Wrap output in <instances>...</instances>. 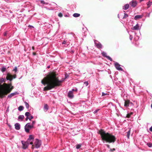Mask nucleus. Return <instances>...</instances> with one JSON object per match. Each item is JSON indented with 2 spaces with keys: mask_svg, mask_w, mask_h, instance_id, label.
I'll return each instance as SVG.
<instances>
[{
  "mask_svg": "<svg viewBox=\"0 0 152 152\" xmlns=\"http://www.w3.org/2000/svg\"><path fill=\"white\" fill-rule=\"evenodd\" d=\"M68 96L69 98L72 99L74 97V95L73 94V92H72V91H69L68 94Z\"/></svg>",
  "mask_w": 152,
  "mask_h": 152,
  "instance_id": "obj_10",
  "label": "nucleus"
},
{
  "mask_svg": "<svg viewBox=\"0 0 152 152\" xmlns=\"http://www.w3.org/2000/svg\"><path fill=\"white\" fill-rule=\"evenodd\" d=\"M140 28L139 24L137 23L135 26H134L132 28V29L133 30H139L140 29Z\"/></svg>",
  "mask_w": 152,
  "mask_h": 152,
  "instance_id": "obj_11",
  "label": "nucleus"
},
{
  "mask_svg": "<svg viewBox=\"0 0 152 152\" xmlns=\"http://www.w3.org/2000/svg\"><path fill=\"white\" fill-rule=\"evenodd\" d=\"M115 66V68L117 69L119 71H122L123 69L121 67H120V65L118 63L115 62L114 63Z\"/></svg>",
  "mask_w": 152,
  "mask_h": 152,
  "instance_id": "obj_7",
  "label": "nucleus"
},
{
  "mask_svg": "<svg viewBox=\"0 0 152 152\" xmlns=\"http://www.w3.org/2000/svg\"><path fill=\"white\" fill-rule=\"evenodd\" d=\"M130 116V114H128L127 115V117L128 118H129Z\"/></svg>",
  "mask_w": 152,
  "mask_h": 152,
  "instance_id": "obj_46",
  "label": "nucleus"
},
{
  "mask_svg": "<svg viewBox=\"0 0 152 152\" xmlns=\"http://www.w3.org/2000/svg\"><path fill=\"white\" fill-rule=\"evenodd\" d=\"M29 27L33 28L34 27L33 26L29 25L28 26Z\"/></svg>",
  "mask_w": 152,
  "mask_h": 152,
  "instance_id": "obj_51",
  "label": "nucleus"
},
{
  "mask_svg": "<svg viewBox=\"0 0 152 152\" xmlns=\"http://www.w3.org/2000/svg\"><path fill=\"white\" fill-rule=\"evenodd\" d=\"M95 44L97 48H100L102 47V45L100 43H96Z\"/></svg>",
  "mask_w": 152,
  "mask_h": 152,
  "instance_id": "obj_20",
  "label": "nucleus"
},
{
  "mask_svg": "<svg viewBox=\"0 0 152 152\" xmlns=\"http://www.w3.org/2000/svg\"><path fill=\"white\" fill-rule=\"evenodd\" d=\"M130 134V130H129L127 133V137L128 139L129 138V136Z\"/></svg>",
  "mask_w": 152,
  "mask_h": 152,
  "instance_id": "obj_26",
  "label": "nucleus"
},
{
  "mask_svg": "<svg viewBox=\"0 0 152 152\" xmlns=\"http://www.w3.org/2000/svg\"><path fill=\"white\" fill-rule=\"evenodd\" d=\"M6 68L4 67H3L1 68V71L3 72H5L6 70Z\"/></svg>",
  "mask_w": 152,
  "mask_h": 152,
  "instance_id": "obj_27",
  "label": "nucleus"
},
{
  "mask_svg": "<svg viewBox=\"0 0 152 152\" xmlns=\"http://www.w3.org/2000/svg\"><path fill=\"white\" fill-rule=\"evenodd\" d=\"M36 123V121H32V123H31V125L33 126V127H34V125Z\"/></svg>",
  "mask_w": 152,
  "mask_h": 152,
  "instance_id": "obj_33",
  "label": "nucleus"
},
{
  "mask_svg": "<svg viewBox=\"0 0 152 152\" xmlns=\"http://www.w3.org/2000/svg\"><path fill=\"white\" fill-rule=\"evenodd\" d=\"M70 37L73 39L74 38V35H70Z\"/></svg>",
  "mask_w": 152,
  "mask_h": 152,
  "instance_id": "obj_42",
  "label": "nucleus"
},
{
  "mask_svg": "<svg viewBox=\"0 0 152 152\" xmlns=\"http://www.w3.org/2000/svg\"><path fill=\"white\" fill-rule=\"evenodd\" d=\"M34 141V137L32 135H30L28 138L26 142L22 141L21 142L23 145V148L24 149H26L29 144L32 145L33 144V141Z\"/></svg>",
  "mask_w": 152,
  "mask_h": 152,
  "instance_id": "obj_4",
  "label": "nucleus"
},
{
  "mask_svg": "<svg viewBox=\"0 0 152 152\" xmlns=\"http://www.w3.org/2000/svg\"><path fill=\"white\" fill-rule=\"evenodd\" d=\"M65 17H67V15H65Z\"/></svg>",
  "mask_w": 152,
  "mask_h": 152,
  "instance_id": "obj_57",
  "label": "nucleus"
},
{
  "mask_svg": "<svg viewBox=\"0 0 152 152\" xmlns=\"http://www.w3.org/2000/svg\"><path fill=\"white\" fill-rule=\"evenodd\" d=\"M15 128L16 130H18L20 129V126L19 124L16 123L15 124Z\"/></svg>",
  "mask_w": 152,
  "mask_h": 152,
  "instance_id": "obj_13",
  "label": "nucleus"
},
{
  "mask_svg": "<svg viewBox=\"0 0 152 152\" xmlns=\"http://www.w3.org/2000/svg\"><path fill=\"white\" fill-rule=\"evenodd\" d=\"M99 109H97V110H95L94 112V113L95 114L97 112H98L99 111Z\"/></svg>",
  "mask_w": 152,
  "mask_h": 152,
  "instance_id": "obj_41",
  "label": "nucleus"
},
{
  "mask_svg": "<svg viewBox=\"0 0 152 152\" xmlns=\"http://www.w3.org/2000/svg\"><path fill=\"white\" fill-rule=\"evenodd\" d=\"M32 49L33 50H34V47H32Z\"/></svg>",
  "mask_w": 152,
  "mask_h": 152,
  "instance_id": "obj_52",
  "label": "nucleus"
},
{
  "mask_svg": "<svg viewBox=\"0 0 152 152\" xmlns=\"http://www.w3.org/2000/svg\"><path fill=\"white\" fill-rule=\"evenodd\" d=\"M5 78H0V83H2L3 82H5Z\"/></svg>",
  "mask_w": 152,
  "mask_h": 152,
  "instance_id": "obj_22",
  "label": "nucleus"
},
{
  "mask_svg": "<svg viewBox=\"0 0 152 152\" xmlns=\"http://www.w3.org/2000/svg\"><path fill=\"white\" fill-rule=\"evenodd\" d=\"M118 18H119V15L118 14Z\"/></svg>",
  "mask_w": 152,
  "mask_h": 152,
  "instance_id": "obj_54",
  "label": "nucleus"
},
{
  "mask_svg": "<svg viewBox=\"0 0 152 152\" xmlns=\"http://www.w3.org/2000/svg\"><path fill=\"white\" fill-rule=\"evenodd\" d=\"M16 75H15L13 76L10 73H8L7 74V76L6 78V79L7 80H9L10 81H12V79L16 78Z\"/></svg>",
  "mask_w": 152,
  "mask_h": 152,
  "instance_id": "obj_6",
  "label": "nucleus"
},
{
  "mask_svg": "<svg viewBox=\"0 0 152 152\" xmlns=\"http://www.w3.org/2000/svg\"><path fill=\"white\" fill-rule=\"evenodd\" d=\"M71 91H72V92L73 91H77V88H75V89H72Z\"/></svg>",
  "mask_w": 152,
  "mask_h": 152,
  "instance_id": "obj_34",
  "label": "nucleus"
},
{
  "mask_svg": "<svg viewBox=\"0 0 152 152\" xmlns=\"http://www.w3.org/2000/svg\"><path fill=\"white\" fill-rule=\"evenodd\" d=\"M66 43V41L65 40H64L62 42V44H65Z\"/></svg>",
  "mask_w": 152,
  "mask_h": 152,
  "instance_id": "obj_44",
  "label": "nucleus"
},
{
  "mask_svg": "<svg viewBox=\"0 0 152 152\" xmlns=\"http://www.w3.org/2000/svg\"><path fill=\"white\" fill-rule=\"evenodd\" d=\"M81 147V145L80 144H78L76 145V148L77 149H78L80 148Z\"/></svg>",
  "mask_w": 152,
  "mask_h": 152,
  "instance_id": "obj_32",
  "label": "nucleus"
},
{
  "mask_svg": "<svg viewBox=\"0 0 152 152\" xmlns=\"http://www.w3.org/2000/svg\"><path fill=\"white\" fill-rule=\"evenodd\" d=\"M33 55H36L35 53H33Z\"/></svg>",
  "mask_w": 152,
  "mask_h": 152,
  "instance_id": "obj_53",
  "label": "nucleus"
},
{
  "mask_svg": "<svg viewBox=\"0 0 152 152\" xmlns=\"http://www.w3.org/2000/svg\"><path fill=\"white\" fill-rule=\"evenodd\" d=\"M18 94V93L17 92H15L12 93L10 94V95L8 96V97L9 98H11L12 96Z\"/></svg>",
  "mask_w": 152,
  "mask_h": 152,
  "instance_id": "obj_12",
  "label": "nucleus"
},
{
  "mask_svg": "<svg viewBox=\"0 0 152 152\" xmlns=\"http://www.w3.org/2000/svg\"><path fill=\"white\" fill-rule=\"evenodd\" d=\"M33 144L32 145L31 148L34 149V148H39L41 145V142L38 139H36L34 140V141H33Z\"/></svg>",
  "mask_w": 152,
  "mask_h": 152,
  "instance_id": "obj_5",
  "label": "nucleus"
},
{
  "mask_svg": "<svg viewBox=\"0 0 152 152\" xmlns=\"http://www.w3.org/2000/svg\"><path fill=\"white\" fill-rule=\"evenodd\" d=\"M129 38H130V40H132L133 38V37H132V36L130 35Z\"/></svg>",
  "mask_w": 152,
  "mask_h": 152,
  "instance_id": "obj_43",
  "label": "nucleus"
},
{
  "mask_svg": "<svg viewBox=\"0 0 152 152\" xmlns=\"http://www.w3.org/2000/svg\"><path fill=\"white\" fill-rule=\"evenodd\" d=\"M42 83L46 86L44 88V90L47 91L54 88L55 87L60 86L61 82L56 77V75L52 73L48 75L41 81Z\"/></svg>",
  "mask_w": 152,
  "mask_h": 152,
  "instance_id": "obj_1",
  "label": "nucleus"
},
{
  "mask_svg": "<svg viewBox=\"0 0 152 152\" xmlns=\"http://www.w3.org/2000/svg\"><path fill=\"white\" fill-rule=\"evenodd\" d=\"M108 94H107V93H105L104 92H103L102 93V96H104L105 95H108Z\"/></svg>",
  "mask_w": 152,
  "mask_h": 152,
  "instance_id": "obj_35",
  "label": "nucleus"
},
{
  "mask_svg": "<svg viewBox=\"0 0 152 152\" xmlns=\"http://www.w3.org/2000/svg\"><path fill=\"white\" fill-rule=\"evenodd\" d=\"M150 13H148V14L147 15V16L148 17H150Z\"/></svg>",
  "mask_w": 152,
  "mask_h": 152,
  "instance_id": "obj_47",
  "label": "nucleus"
},
{
  "mask_svg": "<svg viewBox=\"0 0 152 152\" xmlns=\"http://www.w3.org/2000/svg\"><path fill=\"white\" fill-rule=\"evenodd\" d=\"M6 33H5V34H4V36H6Z\"/></svg>",
  "mask_w": 152,
  "mask_h": 152,
  "instance_id": "obj_55",
  "label": "nucleus"
},
{
  "mask_svg": "<svg viewBox=\"0 0 152 152\" xmlns=\"http://www.w3.org/2000/svg\"><path fill=\"white\" fill-rule=\"evenodd\" d=\"M33 118V117L32 115H31L30 117H29V119L30 121H31V119Z\"/></svg>",
  "mask_w": 152,
  "mask_h": 152,
  "instance_id": "obj_38",
  "label": "nucleus"
},
{
  "mask_svg": "<svg viewBox=\"0 0 152 152\" xmlns=\"http://www.w3.org/2000/svg\"><path fill=\"white\" fill-rule=\"evenodd\" d=\"M17 70V67H15V68L14 69L13 71H15V72H16Z\"/></svg>",
  "mask_w": 152,
  "mask_h": 152,
  "instance_id": "obj_37",
  "label": "nucleus"
},
{
  "mask_svg": "<svg viewBox=\"0 0 152 152\" xmlns=\"http://www.w3.org/2000/svg\"><path fill=\"white\" fill-rule=\"evenodd\" d=\"M152 4V2L149 1L147 3V5L148 6V8H149L151 5Z\"/></svg>",
  "mask_w": 152,
  "mask_h": 152,
  "instance_id": "obj_23",
  "label": "nucleus"
},
{
  "mask_svg": "<svg viewBox=\"0 0 152 152\" xmlns=\"http://www.w3.org/2000/svg\"><path fill=\"white\" fill-rule=\"evenodd\" d=\"M130 4L133 7H135L137 4V2L133 0L130 3Z\"/></svg>",
  "mask_w": 152,
  "mask_h": 152,
  "instance_id": "obj_9",
  "label": "nucleus"
},
{
  "mask_svg": "<svg viewBox=\"0 0 152 152\" xmlns=\"http://www.w3.org/2000/svg\"><path fill=\"white\" fill-rule=\"evenodd\" d=\"M30 113L28 112H26L25 114V115L27 117H29L30 116Z\"/></svg>",
  "mask_w": 152,
  "mask_h": 152,
  "instance_id": "obj_30",
  "label": "nucleus"
},
{
  "mask_svg": "<svg viewBox=\"0 0 152 152\" xmlns=\"http://www.w3.org/2000/svg\"><path fill=\"white\" fill-rule=\"evenodd\" d=\"M48 109V107L47 104H45L44 105V110L45 112H46L47 111Z\"/></svg>",
  "mask_w": 152,
  "mask_h": 152,
  "instance_id": "obj_18",
  "label": "nucleus"
},
{
  "mask_svg": "<svg viewBox=\"0 0 152 152\" xmlns=\"http://www.w3.org/2000/svg\"><path fill=\"white\" fill-rule=\"evenodd\" d=\"M128 16V15L127 14L124 13V15L123 18V19H125Z\"/></svg>",
  "mask_w": 152,
  "mask_h": 152,
  "instance_id": "obj_31",
  "label": "nucleus"
},
{
  "mask_svg": "<svg viewBox=\"0 0 152 152\" xmlns=\"http://www.w3.org/2000/svg\"><path fill=\"white\" fill-rule=\"evenodd\" d=\"M129 7V4H125L123 7V9L124 10H126L128 9Z\"/></svg>",
  "mask_w": 152,
  "mask_h": 152,
  "instance_id": "obj_15",
  "label": "nucleus"
},
{
  "mask_svg": "<svg viewBox=\"0 0 152 152\" xmlns=\"http://www.w3.org/2000/svg\"><path fill=\"white\" fill-rule=\"evenodd\" d=\"M101 136L103 142H105L109 143H114L115 140L116 138L115 136L109 133H106L102 129H101L98 131Z\"/></svg>",
  "mask_w": 152,
  "mask_h": 152,
  "instance_id": "obj_2",
  "label": "nucleus"
},
{
  "mask_svg": "<svg viewBox=\"0 0 152 152\" xmlns=\"http://www.w3.org/2000/svg\"><path fill=\"white\" fill-rule=\"evenodd\" d=\"M9 107H8V108H7V109L6 111H7V112H9Z\"/></svg>",
  "mask_w": 152,
  "mask_h": 152,
  "instance_id": "obj_50",
  "label": "nucleus"
},
{
  "mask_svg": "<svg viewBox=\"0 0 152 152\" xmlns=\"http://www.w3.org/2000/svg\"><path fill=\"white\" fill-rule=\"evenodd\" d=\"M41 3H42V4H47L48 3H45L44 1H43V0H41Z\"/></svg>",
  "mask_w": 152,
  "mask_h": 152,
  "instance_id": "obj_39",
  "label": "nucleus"
},
{
  "mask_svg": "<svg viewBox=\"0 0 152 152\" xmlns=\"http://www.w3.org/2000/svg\"><path fill=\"white\" fill-rule=\"evenodd\" d=\"M25 126H26V127H27L29 129H31L33 128V126H32L31 125L30 123H27Z\"/></svg>",
  "mask_w": 152,
  "mask_h": 152,
  "instance_id": "obj_16",
  "label": "nucleus"
},
{
  "mask_svg": "<svg viewBox=\"0 0 152 152\" xmlns=\"http://www.w3.org/2000/svg\"><path fill=\"white\" fill-rule=\"evenodd\" d=\"M147 145L149 147L151 148L152 147V144L151 143H147Z\"/></svg>",
  "mask_w": 152,
  "mask_h": 152,
  "instance_id": "obj_29",
  "label": "nucleus"
},
{
  "mask_svg": "<svg viewBox=\"0 0 152 152\" xmlns=\"http://www.w3.org/2000/svg\"><path fill=\"white\" fill-rule=\"evenodd\" d=\"M84 84L86 86H87L88 84V83L87 81L85 82L84 83Z\"/></svg>",
  "mask_w": 152,
  "mask_h": 152,
  "instance_id": "obj_40",
  "label": "nucleus"
},
{
  "mask_svg": "<svg viewBox=\"0 0 152 152\" xmlns=\"http://www.w3.org/2000/svg\"><path fill=\"white\" fill-rule=\"evenodd\" d=\"M106 146L108 148H110V145H106Z\"/></svg>",
  "mask_w": 152,
  "mask_h": 152,
  "instance_id": "obj_48",
  "label": "nucleus"
},
{
  "mask_svg": "<svg viewBox=\"0 0 152 152\" xmlns=\"http://www.w3.org/2000/svg\"><path fill=\"white\" fill-rule=\"evenodd\" d=\"M24 118V116L23 115H20L18 117V120L20 121H22L23 119Z\"/></svg>",
  "mask_w": 152,
  "mask_h": 152,
  "instance_id": "obj_19",
  "label": "nucleus"
},
{
  "mask_svg": "<svg viewBox=\"0 0 152 152\" xmlns=\"http://www.w3.org/2000/svg\"><path fill=\"white\" fill-rule=\"evenodd\" d=\"M102 55L104 57H106L107 59L110 60V61H112V58L109 56H107V53L105 52H102Z\"/></svg>",
  "mask_w": 152,
  "mask_h": 152,
  "instance_id": "obj_8",
  "label": "nucleus"
},
{
  "mask_svg": "<svg viewBox=\"0 0 152 152\" xmlns=\"http://www.w3.org/2000/svg\"><path fill=\"white\" fill-rule=\"evenodd\" d=\"M113 151H114V150H115V149L114 148H113Z\"/></svg>",
  "mask_w": 152,
  "mask_h": 152,
  "instance_id": "obj_58",
  "label": "nucleus"
},
{
  "mask_svg": "<svg viewBox=\"0 0 152 152\" xmlns=\"http://www.w3.org/2000/svg\"><path fill=\"white\" fill-rule=\"evenodd\" d=\"M149 130L150 131L152 132V126L150 128Z\"/></svg>",
  "mask_w": 152,
  "mask_h": 152,
  "instance_id": "obj_45",
  "label": "nucleus"
},
{
  "mask_svg": "<svg viewBox=\"0 0 152 152\" xmlns=\"http://www.w3.org/2000/svg\"><path fill=\"white\" fill-rule=\"evenodd\" d=\"M130 103L129 101H125L124 105V106L126 107H129V104Z\"/></svg>",
  "mask_w": 152,
  "mask_h": 152,
  "instance_id": "obj_17",
  "label": "nucleus"
},
{
  "mask_svg": "<svg viewBox=\"0 0 152 152\" xmlns=\"http://www.w3.org/2000/svg\"><path fill=\"white\" fill-rule=\"evenodd\" d=\"M58 16L60 17H61L63 16V15L62 13L60 12L58 14Z\"/></svg>",
  "mask_w": 152,
  "mask_h": 152,
  "instance_id": "obj_36",
  "label": "nucleus"
},
{
  "mask_svg": "<svg viewBox=\"0 0 152 152\" xmlns=\"http://www.w3.org/2000/svg\"><path fill=\"white\" fill-rule=\"evenodd\" d=\"M18 110L20 111H22L24 109V107L22 106H20L18 108Z\"/></svg>",
  "mask_w": 152,
  "mask_h": 152,
  "instance_id": "obj_21",
  "label": "nucleus"
},
{
  "mask_svg": "<svg viewBox=\"0 0 152 152\" xmlns=\"http://www.w3.org/2000/svg\"><path fill=\"white\" fill-rule=\"evenodd\" d=\"M10 87V86H8L5 83L3 85H0V98L4 97L5 95L10 92L11 90L9 89Z\"/></svg>",
  "mask_w": 152,
  "mask_h": 152,
  "instance_id": "obj_3",
  "label": "nucleus"
},
{
  "mask_svg": "<svg viewBox=\"0 0 152 152\" xmlns=\"http://www.w3.org/2000/svg\"><path fill=\"white\" fill-rule=\"evenodd\" d=\"M143 15H137L135 16L134 19L135 20H137L138 19H140L142 18Z\"/></svg>",
  "mask_w": 152,
  "mask_h": 152,
  "instance_id": "obj_14",
  "label": "nucleus"
},
{
  "mask_svg": "<svg viewBox=\"0 0 152 152\" xmlns=\"http://www.w3.org/2000/svg\"><path fill=\"white\" fill-rule=\"evenodd\" d=\"M25 131L26 132H29V129L27 128V127H26V126H25Z\"/></svg>",
  "mask_w": 152,
  "mask_h": 152,
  "instance_id": "obj_28",
  "label": "nucleus"
},
{
  "mask_svg": "<svg viewBox=\"0 0 152 152\" xmlns=\"http://www.w3.org/2000/svg\"><path fill=\"white\" fill-rule=\"evenodd\" d=\"M24 103L25 104V106L27 109H28L29 108V105L26 102H24Z\"/></svg>",
  "mask_w": 152,
  "mask_h": 152,
  "instance_id": "obj_25",
  "label": "nucleus"
},
{
  "mask_svg": "<svg viewBox=\"0 0 152 152\" xmlns=\"http://www.w3.org/2000/svg\"><path fill=\"white\" fill-rule=\"evenodd\" d=\"M28 119H29V117H26V120L27 121Z\"/></svg>",
  "mask_w": 152,
  "mask_h": 152,
  "instance_id": "obj_49",
  "label": "nucleus"
},
{
  "mask_svg": "<svg viewBox=\"0 0 152 152\" xmlns=\"http://www.w3.org/2000/svg\"><path fill=\"white\" fill-rule=\"evenodd\" d=\"M80 16V14L77 13H75L73 14V16L75 17H77Z\"/></svg>",
  "mask_w": 152,
  "mask_h": 152,
  "instance_id": "obj_24",
  "label": "nucleus"
},
{
  "mask_svg": "<svg viewBox=\"0 0 152 152\" xmlns=\"http://www.w3.org/2000/svg\"><path fill=\"white\" fill-rule=\"evenodd\" d=\"M12 88H13V87H12V88H11V90L12 89Z\"/></svg>",
  "mask_w": 152,
  "mask_h": 152,
  "instance_id": "obj_56",
  "label": "nucleus"
}]
</instances>
